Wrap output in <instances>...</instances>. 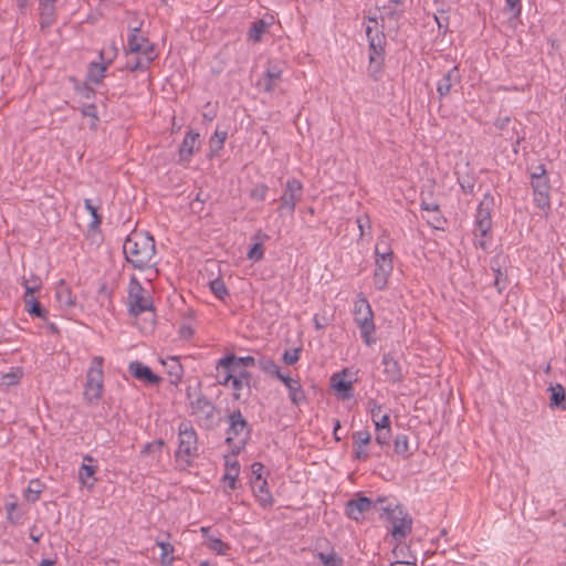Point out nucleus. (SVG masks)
Masks as SVG:
<instances>
[{"label": "nucleus", "mask_w": 566, "mask_h": 566, "mask_svg": "<svg viewBox=\"0 0 566 566\" xmlns=\"http://www.w3.org/2000/svg\"><path fill=\"white\" fill-rule=\"evenodd\" d=\"M126 261L137 270H145L156 264L155 240L148 232L133 231L123 244Z\"/></svg>", "instance_id": "f257e3e1"}, {"label": "nucleus", "mask_w": 566, "mask_h": 566, "mask_svg": "<svg viewBox=\"0 0 566 566\" xmlns=\"http://www.w3.org/2000/svg\"><path fill=\"white\" fill-rule=\"evenodd\" d=\"M368 39L369 65L368 74L378 81L384 66L386 36L382 27L379 25L375 18H369L365 28Z\"/></svg>", "instance_id": "f03ea898"}, {"label": "nucleus", "mask_w": 566, "mask_h": 566, "mask_svg": "<svg viewBox=\"0 0 566 566\" xmlns=\"http://www.w3.org/2000/svg\"><path fill=\"white\" fill-rule=\"evenodd\" d=\"M199 455L198 437L193 427L189 422H181L178 428V448L175 457L176 461L184 469L192 465Z\"/></svg>", "instance_id": "7ed1b4c3"}, {"label": "nucleus", "mask_w": 566, "mask_h": 566, "mask_svg": "<svg viewBox=\"0 0 566 566\" xmlns=\"http://www.w3.org/2000/svg\"><path fill=\"white\" fill-rule=\"evenodd\" d=\"M527 170L535 205L541 209H548L551 207V184L545 165H532Z\"/></svg>", "instance_id": "20e7f679"}, {"label": "nucleus", "mask_w": 566, "mask_h": 566, "mask_svg": "<svg viewBox=\"0 0 566 566\" xmlns=\"http://www.w3.org/2000/svg\"><path fill=\"white\" fill-rule=\"evenodd\" d=\"M187 398L189 400L191 415L196 416L198 421L209 427L213 422L216 415L214 405L202 394L201 382L197 381L195 387H187Z\"/></svg>", "instance_id": "39448f33"}, {"label": "nucleus", "mask_w": 566, "mask_h": 566, "mask_svg": "<svg viewBox=\"0 0 566 566\" xmlns=\"http://www.w3.org/2000/svg\"><path fill=\"white\" fill-rule=\"evenodd\" d=\"M354 321L360 331L364 343L368 346L376 343L374 337V312L367 298L360 293L354 304Z\"/></svg>", "instance_id": "423d86ee"}, {"label": "nucleus", "mask_w": 566, "mask_h": 566, "mask_svg": "<svg viewBox=\"0 0 566 566\" xmlns=\"http://www.w3.org/2000/svg\"><path fill=\"white\" fill-rule=\"evenodd\" d=\"M104 358L102 356L93 357L91 366L86 373L84 386V398L88 401H96L102 397L104 389Z\"/></svg>", "instance_id": "0eeeda50"}, {"label": "nucleus", "mask_w": 566, "mask_h": 566, "mask_svg": "<svg viewBox=\"0 0 566 566\" xmlns=\"http://www.w3.org/2000/svg\"><path fill=\"white\" fill-rule=\"evenodd\" d=\"M384 511L391 525V536L394 539L401 542L411 533L412 517L400 505H396L392 509L387 506Z\"/></svg>", "instance_id": "6e6552de"}, {"label": "nucleus", "mask_w": 566, "mask_h": 566, "mask_svg": "<svg viewBox=\"0 0 566 566\" xmlns=\"http://www.w3.org/2000/svg\"><path fill=\"white\" fill-rule=\"evenodd\" d=\"M304 193V186L301 180L290 178L283 186L282 195L279 199L280 206L277 211L280 214L287 212L290 216L294 214L297 203L302 200Z\"/></svg>", "instance_id": "1a4fd4ad"}, {"label": "nucleus", "mask_w": 566, "mask_h": 566, "mask_svg": "<svg viewBox=\"0 0 566 566\" xmlns=\"http://www.w3.org/2000/svg\"><path fill=\"white\" fill-rule=\"evenodd\" d=\"M494 205V197L490 192L485 193L480 201L475 213V237H486L490 232L492 227V211Z\"/></svg>", "instance_id": "9d476101"}, {"label": "nucleus", "mask_w": 566, "mask_h": 566, "mask_svg": "<svg viewBox=\"0 0 566 566\" xmlns=\"http://www.w3.org/2000/svg\"><path fill=\"white\" fill-rule=\"evenodd\" d=\"M368 406L371 420L376 428V442L381 447L388 446L391 438L389 415L384 413L381 418H378V413L381 411V406L374 399L368 401Z\"/></svg>", "instance_id": "9b49d317"}, {"label": "nucleus", "mask_w": 566, "mask_h": 566, "mask_svg": "<svg viewBox=\"0 0 566 566\" xmlns=\"http://www.w3.org/2000/svg\"><path fill=\"white\" fill-rule=\"evenodd\" d=\"M129 312L138 316L151 308V300L142 284L133 277L128 290Z\"/></svg>", "instance_id": "f8f14e48"}, {"label": "nucleus", "mask_w": 566, "mask_h": 566, "mask_svg": "<svg viewBox=\"0 0 566 566\" xmlns=\"http://www.w3.org/2000/svg\"><path fill=\"white\" fill-rule=\"evenodd\" d=\"M284 64L279 61H269L266 63L265 72L256 82V87L265 93H272L277 88L282 82V74Z\"/></svg>", "instance_id": "ddd939ff"}, {"label": "nucleus", "mask_w": 566, "mask_h": 566, "mask_svg": "<svg viewBox=\"0 0 566 566\" xmlns=\"http://www.w3.org/2000/svg\"><path fill=\"white\" fill-rule=\"evenodd\" d=\"M228 422L226 442L230 444L234 439H238L240 443H244L250 433V428L241 411L237 410L230 413Z\"/></svg>", "instance_id": "4468645a"}, {"label": "nucleus", "mask_w": 566, "mask_h": 566, "mask_svg": "<svg viewBox=\"0 0 566 566\" xmlns=\"http://www.w3.org/2000/svg\"><path fill=\"white\" fill-rule=\"evenodd\" d=\"M375 506L374 502L366 496H358L356 499L349 500L345 505V514L356 521L359 522L364 520V516L367 512H369Z\"/></svg>", "instance_id": "2eb2a0df"}, {"label": "nucleus", "mask_w": 566, "mask_h": 566, "mask_svg": "<svg viewBox=\"0 0 566 566\" xmlns=\"http://www.w3.org/2000/svg\"><path fill=\"white\" fill-rule=\"evenodd\" d=\"M23 285L25 287L23 301H24V306H25L27 312L31 316L46 319L49 312L41 306L40 302L33 295L35 293V291H38L40 289V284L29 285L28 282L25 281L23 283Z\"/></svg>", "instance_id": "dca6fc26"}, {"label": "nucleus", "mask_w": 566, "mask_h": 566, "mask_svg": "<svg viewBox=\"0 0 566 566\" xmlns=\"http://www.w3.org/2000/svg\"><path fill=\"white\" fill-rule=\"evenodd\" d=\"M354 444V459L358 461H366L369 458L366 447L371 441V436L368 430H359L352 434Z\"/></svg>", "instance_id": "f3484780"}, {"label": "nucleus", "mask_w": 566, "mask_h": 566, "mask_svg": "<svg viewBox=\"0 0 566 566\" xmlns=\"http://www.w3.org/2000/svg\"><path fill=\"white\" fill-rule=\"evenodd\" d=\"M289 390V398L294 406H300L306 401V394L298 379L282 375L280 378Z\"/></svg>", "instance_id": "a211bd4d"}, {"label": "nucleus", "mask_w": 566, "mask_h": 566, "mask_svg": "<svg viewBox=\"0 0 566 566\" xmlns=\"http://www.w3.org/2000/svg\"><path fill=\"white\" fill-rule=\"evenodd\" d=\"M128 370L136 379L147 385H156L161 380V378L154 374L148 366L137 360L129 364Z\"/></svg>", "instance_id": "6ab92c4d"}, {"label": "nucleus", "mask_w": 566, "mask_h": 566, "mask_svg": "<svg viewBox=\"0 0 566 566\" xmlns=\"http://www.w3.org/2000/svg\"><path fill=\"white\" fill-rule=\"evenodd\" d=\"M381 364L384 366L385 380L389 382H399L402 380L403 375L400 364L394 358L391 354H384Z\"/></svg>", "instance_id": "aec40b11"}, {"label": "nucleus", "mask_w": 566, "mask_h": 566, "mask_svg": "<svg viewBox=\"0 0 566 566\" xmlns=\"http://www.w3.org/2000/svg\"><path fill=\"white\" fill-rule=\"evenodd\" d=\"M461 81V75L458 66H453L450 69L442 78L437 84V92L439 94V98L448 96L451 92V88L459 84Z\"/></svg>", "instance_id": "412c9836"}, {"label": "nucleus", "mask_w": 566, "mask_h": 566, "mask_svg": "<svg viewBox=\"0 0 566 566\" xmlns=\"http://www.w3.org/2000/svg\"><path fill=\"white\" fill-rule=\"evenodd\" d=\"M392 269V261H375L374 285L377 290L382 291L387 287Z\"/></svg>", "instance_id": "4be33fe9"}, {"label": "nucleus", "mask_w": 566, "mask_h": 566, "mask_svg": "<svg viewBox=\"0 0 566 566\" xmlns=\"http://www.w3.org/2000/svg\"><path fill=\"white\" fill-rule=\"evenodd\" d=\"M348 370L344 369L340 373H336L332 376V387L340 394L343 399H348L353 396V379L347 378Z\"/></svg>", "instance_id": "5701e85b"}, {"label": "nucleus", "mask_w": 566, "mask_h": 566, "mask_svg": "<svg viewBox=\"0 0 566 566\" xmlns=\"http://www.w3.org/2000/svg\"><path fill=\"white\" fill-rule=\"evenodd\" d=\"M199 133L189 130L179 147V157L181 161H189L196 150L199 149Z\"/></svg>", "instance_id": "b1692460"}, {"label": "nucleus", "mask_w": 566, "mask_h": 566, "mask_svg": "<svg viewBox=\"0 0 566 566\" xmlns=\"http://www.w3.org/2000/svg\"><path fill=\"white\" fill-rule=\"evenodd\" d=\"M106 53H107L106 50H101L99 59L102 60V63H91V65H90L88 76H90L91 82H93V83L98 84L102 82V80L104 77V72L106 71L108 64H111L113 56L116 53V48L115 46L112 48L113 55H109L107 61L105 57Z\"/></svg>", "instance_id": "393cba45"}, {"label": "nucleus", "mask_w": 566, "mask_h": 566, "mask_svg": "<svg viewBox=\"0 0 566 566\" xmlns=\"http://www.w3.org/2000/svg\"><path fill=\"white\" fill-rule=\"evenodd\" d=\"M55 298L63 310H71L76 305V298L64 280L59 281L55 286Z\"/></svg>", "instance_id": "a878e982"}, {"label": "nucleus", "mask_w": 566, "mask_h": 566, "mask_svg": "<svg viewBox=\"0 0 566 566\" xmlns=\"http://www.w3.org/2000/svg\"><path fill=\"white\" fill-rule=\"evenodd\" d=\"M161 364L165 366L167 370L170 384L178 385L184 376V368L179 359L175 356H170L167 357L166 359H163Z\"/></svg>", "instance_id": "bb28decb"}, {"label": "nucleus", "mask_w": 566, "mask_h": 566, "mask_svg": "<svg viewBox=\"0 0 566 566\" xmlns=\"http://www.w3.org/2000/svg\"><path fill=\"white\" fill-rule=\"evenodd\" d=\"M39 24L42 30L55 22V4L39 1Z\"/></svg>", "instance_id": "cd10ccee"}, {"label": "nucleus", "mask_w": 566, "mask_h": 566, "mask_svg": "<svg viewBox=\"0 0 566 566\" xmlns=\"http://www.w3.org/2000/svg\"><path fill=\"white\" fill-rule=\"evenodd\" d=\"M254 494L263 507H270L273 505V496L268 489L266 480L252 482Z\"/></svg>", "instance_id": "c85d7f7f"}, {"label": "nucleus", "mask_w": 566, "mask_h": 566, "mask_svg": "<svg viewBox=\"0 0 566 566\" xmlns=\"http://www.w3.org/2000/svg\"><path fill=\"white\" fill-rule=\"evenodd\" d=\"M551 391L549 406L566 410V390L560 384H556L548 388Z\"/></svg>", "instance_id": "c756f323"}, {"label": "nucleus", "mask_w": 566, "mask_h": 566, "mask_svg": "<svg viewBox=\"0 0 566 566\" xmlns=\"http://www.w3.org/2000/svg\"><path fill=\"white\" fill-rule=\"evenodd\" d=\"M269 235L263 233L261 230L258 231L254 235V240L256 242L252 245V248L248 251L247 256L252 261H261L264 258V249L263 241L268 240Z\"/></svg>", "instance_id": "7c9ffc66"}, {"label": "nucleus", "mask_w": 566, "mask_h": 566, "mask_svg": "<svg viewBox=\"0 0 566 566\" xmlns=\"http://www.w3.org/2000/svg\"><path fill=\"white\" fill-rule=\"evenodd\" d=\"M237 365L243 368L253 367L255 359L252 356L237 357L234 354L227 355L219 359V365L228 367L229 365Z\"/></svg>", "instance_id": "2f4dec72"}, {"label": "nucleus", "mask_w": 566, "mask_h": 566, "mask_svg": "<svg viewBox=\"0 0 566 566\" xmlns=\"http://www.w3.org/2000/svg\"><path fill=\"white\" fill-rule=\"evenodd\" d=\"M375 261H392L394 252L388 243L386 237L378 239L375 245Z\"/></svg>", "instance_id": "473e14b6"}, {"label": "nucleus", "mask_w": 566, "mask_h": 566, "mask_svg": "<svg viewBox=\"0 0 566 566\" xmlns=\"http://www.w3.org/2000/svg\"><path fill=\"white\" fill-rule=\"evenodd\" d=\"M139 27L132 29V34L128 39V49L132 53H139L144 50V44H147L148 40L139 35Z\"/></svg>", "instance_id": "72a5a7b5"}, {"label": "nucleus", "mask_w": 566, "mask_h": 566, "mask_svg": "<svg viewBox=\"0 0 566 566\" xmlns=\"http://www.w3.org/2000/svg\"><path fill=\"white\" fill-rule=\"evenodd\" d=\"M268 24L264 20L259 19L254 21L249 31H248V40L253 43H259L262 40L263 34L265 33Z\"/></svg>", "instance_id": "f704fd0d"}, {"label": "nucleus", "mask_w": 566, "mask_h": 566, "mask_svg": "<svg viewBox=\"0 0 566 566\" xmlns=\"http://www.w3.org/2000/svg\"><path fill=\"white\" fill-rule=\"evenodd\" d=\"M96 471H97L96 465L83 463L78 471L80 483L84 486L93 488L95 479L92 482H88V480L94 476Z\"/></svg>", "instance_id": "c9c22d12"}, {"label": "nucleus", "mask_w": 566, "mask_h": 566, "mask_svg": "<svg viewBox=\"0 0 566 566\" xmlns=\"http://www.w3.org/2000/svg\"><path fill=\"white\" fill-rule=\"evenodd\" d=\"M457 175H458V184H459L462 192L465 195H473L474 188H475V182H476L475 177L470 174L461 175V174L457 172Z\"/></svg>", "instance_id": "e433bc0d"}, {"label": "nucleus", "mask_w": 566, "mask_h": 566, "mask_svg": "<svg viewBox=\"0 0 566 566\" xmlns=\"http://www.w3.org/2000/svg\"><path fill=\"white\" fill-rule=\"evenodd\" d=\"M395 452L403 459L409 458L412 453L409 450V440L406 434H398L394 442Z\"/></svg>", "instance_id": "4c0bfd02"}, {"label": "nucleus", "mask_w": 566, "mask_h": 566, "mask_svg": "<svg viewBox=\"0 0 566 566\" xmlns=\"http://www.w3.org/2000/svg\"><path fill=\"white\" fill-rule=\"evenodd\" d=\"M207 547L217 553L218 555L223 556L228 555L231 548L230 545L223 542L221 538L212 536H208Z\"/></svg>", "instance_id": "58836bf2"}, {"label": "nucleus", "mask_w": 566, "mask_h": 566, "mask_svg": "<svg viewBox=\"0 0 566 566\" xmlns=\"http://www.w3.org/2000/svg\"><path fill=\"white\" fill-rule=\"evenodd\" d=\"M156 545L160 547V563L163 566H170L174 562L171 554L174 553V546L169 542L157 541Z\"/></svg>", "instance_id": "ea45409f"}, {"label": "nucleus", "mask_w": 566, "mask_h": 566, "mask_svg": "<svg viewBox=\"0 0 566 566\" xmlns=\"http://www.w3.org/2000/svg\"><path fill=\"white\" fill-rule=\"evenodd\" d=\"M84 207L90 212L92 221L88 224L91 230H97L102 223V216L97 212V207L92 203L91 199H84Z\"/></svg>", "instance_id": "a19ab883"}, {"label": "nucleus", "mask_w": 566, "mask_h": 566, "mask_svg": "<svg viewBox=\"0 0 566 566\" xmlns=\"http://www.w3.org/2000/svg\"><path fill=\"white\" fill-rule=\"evenodd\" d=\"M239 472H240V465L237 461H234L233 463L227 462V472L224 474V480L228 481V486L231 490H234L237 488L235 483H237V479L239 476Z\"/></svg>", "instance_id": "79ce46f5"}, {"label": "nucleus", "mask_w": 566, "mask_h": 566, "mask_svg": "<svg viewBox=\"0 0 566 566\" xmlns=\"http://www.w3.org/2000/svg\"><path fill=\"white\" fill-rule=\"evenodd\" d=\"M259 367L265 374L276 377L277 379L282 378V373L280 367L275 364L274 360L270 358H263L259 361Z\"/></svg>", "instance_id": "37998d69"}, {"label": "nucleus", "mask_w": 566, "mask_h": 566, "mask_svg": "<svg viewBox=\"0 0 566 566\" xmlns=\"http://www.w3.org/2000/svg\"><path fill=\"white\" fill-rule=\"evenodd\" d=\"M232 365H229L228 367H223L219 365V361L217 363V379L218 382L222 386H228L231 381V379L234 376L233 369H231Z\"/></svg>", "instance_id": "c03bdc74"}, {"label": "nucleus", "mask_w": 566, "mask_h": 566, "mask_svg": "<svg viewBox=\"0 0 566 566\" xmlns=\"http://www.w3.org/2000/svg\"><path fill=\"white\" fill-rule=\"evenodd\" d=\"M211 292L221 301L229 295L228 289L221 279L212 280L209 283Z\"/></svg>", "instance_id": "a18cd8bd"}, {"label": "nucleus", "mask_w": 566, "mask_h": 566, "mask_svg": "<svg viewBox=\"0 0 566 566\" xmlns=\"http://www.w3.org/2000/svg\"><path fill=\"white\" fill-rule=\"evenodd\" d=\"M492 270L495 273L494 286L496 287L497 292L501 293L506 286V275L501 272L497 260L492 261Z\"/></svg>", "instance_id": "49530a36"}, {"label": "nucleus", "mask_w": 566, "mask_h": 566, "mask_svg": "<svg viewBox=\"0 0 566 566\" xmlns=\"http://www.w3.org/2000/svg\"><path fill=\"white\" fill-rule=\"evenodd\" d=\"M82 115L91 118L90 128L96 129L99 122L97 116V107L95 104H87L82 107Z\"/></svg>", "instance_id": "de8ad7c7"}, {"label": "nucleus", "mask_w": 566, "mask_h": 566, "mask_svg": "<svg viewBox=\"0 0 566 566\" xmlns=\"http://www.w3.org/2000/svg\"><path fill=\"white\" fill-rule=\"evenodd\" d=\"M423 218L427 220L428 224L434 229H441L446 223V219L441 214L440 210L423 214Z\"/></svg>", "instance_id": "09e8293b"}, {"label": "nucleus", "mask_w": 566, "mask_h": 566, "mask_svg": "<svg viewBox=\"0 0 566 566\" xmlns=\"http://www.w3.org/2000/svg\"><path fill=\"white\" fill-rule=\"evenodd\" d=\"M41 492L42 491L40 489V482L36 480H33L29 483V486H28L27 493H25V499L29 502L34 503L40 499Z\"/></svg>", "instance_id": "8fccbe9b"}, {"label": "nucleus", "mask_w": 566, "mask_h": 566, "mask_svg": "<svg viewBox=\"0 0 566 566\" xmlns=\"http://www.w3.org/2000/svg\"><path fill=\"white\" fill-rule=\"evenodd\" d=\"M269 187L265 184H258L250 190V198L256 201L265 200Z\"/></svg>", "instance_id": "3c124183"}, {"label": "nucleus", "mask_w": 566, "mask_h": 566, "mask_svg": "<svg viewBox=\"0 0 566 566\" xmlns=\"http://www.w3.org/2000/svg\"><path fill=\"white\" fill-rule=\"evenodd\" d=\"M22 377V371L17 369L15 371L7 373L2 375V385L10 387L17 385Z\"/></svg>", "instance_id": "603ef678"}, {"label": "nucleus", "mask_w": 566, "mask_h": 566, "mask_svg": "<svg viewBox=\"0 0 566 566\" xmlns=\"http://www.w3.org/2000/svg\"><path fill=\"white\" fill-rule=\"evenodd\" d=\"M301 350L302 349L300 347L293 348V349H290V350H285L283 356H282V360L286 365H294L300 359Z\"/></svg>", "instance_id": "864d4df0"}, {"label": "nucleus", "mask_w": 566, "mask_h": 566, "mask_svg": "<svg viewBox=\"0 0 566 566\" xmlns=\"http://www.w3.org/2000/svg\"><path fill=\"white\" fill-rule=\"evenodd\" d=\"M231 369L235 370L233 373L235 378L243 380L245 382V386L250 387L251 374L245 368L237 366L234 364L233 366H231Z\"/></svg>", "instance_id": "5fc2aeb1"}, {"label": "nucleus", "mask_w": 566, "mask_h": 566, "mask_svg": "<svg viewBox=\"0 0 566 566\" xmlns=\"http://www.w3.org/2000/svg\"><path fill=\"white\" fill-rule=\"evenodd\" d=\"M227 139V132H219L218 129L214 132V135L210 139V145L213 147L216 144L217 150L223 147V144Z\"/></svg>", "instance_id": "6e6d98bb"}, {"label": "nucleus", "mask_w": 566, "mask_h": 566, "mask_svg": "<svg viewBox=\"0 0 566 566\" xmlns=\"http://www.w3.org/2000/svg\"><path fill=\"white\" fill-rule=\"evenodd\" d=\"M356 221L359 229V237L363 238L365 235V230H370L371 228L370 219L367 214H363L359 216Z\"/></svg>", "instance_id": "4d7b16f0"}, {"label": "nucleus", "mask_w": 566, "mask_h": 566, "mask_svg": "<svg viewBox=\"0 0 566 566\" xmlns=\"http://www.w3.org/2000/svg\"><path fill=\"white\" fill-rule=\"evenodd\" d=\"M231 387L233 389V398L235 400H239L241 398V389L245 386V382L243 380H240L233 376V378L230 381Z\"/></svg>", "instance_id": "13d9d810"}, {"label": "nucleus", "mask_w": 566, "mask_h": 566, "mask_svg": "<svg viewBox=\"0 0 566 566\" xmlns=\"http://www.w3.org/2000/svg\"><path fill=\"white\" fill-rule=\"evenodd\" d=\"M318 558L326 566H339V559L334 554L319 553Z\"/></svg>", "instance_id": "bf43d9fd"}, {"label": "nucleus", "mask_w": 566, "mask_h": 566, "mask_svg": "<svg viewBox=\"0 0 566 566\" xmlns=\"http://www.w3.org/2000/svg\"><path fill=\"white\" fill-rule=\"evenodd\" d=\"M163 446H164V441L163 440H157L155 442L147 443L144 447L142 452L145 453V454L154 453L156 451L160 452Z\"/></svg>", "instance_id": "052dcab7"}, {"label": "nucleus", "mask_w": 566, "mask_h": 566, "mask_svg": "<svg viewBox=\"0 0 566 566\" xmlns=\"http://www.w3.org/2000/svg\"><path fill=\"white\" fill-rule=\"evenodd\" d=\"M506 9L514 13V15H520L522 11L521 0H505Z\"/></svg>", "instance_id": "680f3d73"}, {"label": "nucleus", "mask_w": 566, "mask_h": 566, "mask_svg": "<svg viewBox=\"0 0 566 566\" xmlns=\"http://www.w3.org/2000/svg\"><path fill=\"white\" fill-rule=\"evenodd\" d=\"M252 475L254 478V480L252 482H258V481H262V472H263V464L260 463V462H254L252 464Z\"/></svg>", "instance_id": "e2e57ef3"}, {"label": "nucleus", "mask_w": 566, "mask_h": 566, "mask_svg": "<svg viewBox=\"0 0 566 566\" xmlns=\"http://www.w3.org/2000/svg\"><path fill=\"white\" fill-rule=\"evenodd\" d=\"M421 210L427 212V213H431L433 211H438L440 210V207L437 202H428L426 201L424 199L421 200Z\"/></svg>", "instance_id": "0e129e2a"}, {"label": "nucleus", "mask_w": 566, "mask_h": 566, "mask_svg": "<svg viewBox=\"0 0 566 566\" xmlns=\"http://www.w3.org/2000/svg\"><path fill=\"white\" fill-rule=\"evenodd\" d=\"M511 123V117L509 116H504V117H499L495 122H494V126L499 129V130H505L507 128V126L510 125Z\"/></svg>", "instance_id": "69168bd1"}, {"label": "nucleus", "mask_w": 566, "mask_h": 566, "mask_svg": "<svg viewBox=\"0 0 566 566\" xmlns=\"http://www.w3.org/2000/svg\"><path fill=\"white\" fill-rule=\"evenodd\" d=\"M140 53L146 55L147 64H149L155 57L153 45L149 42L144 44V50Z\"/></svg>", "instance_id": "338daca9"}, {"label": "nucleus", "mask_w": 566, "mask_h": 566, "mask_svg": "<svg viewBox=\"0 0 566 566\" xmlns=\"http://www.w3.org/2000/svg\"><path fill=\"white\" fill-rule=\"evenodd\" d=\"M17 509V503H8L6 504L7 517L11 523H17L18 520L13 517V512Z\"/></svg>", "instance_id": "774afa93"}]
</instances>
